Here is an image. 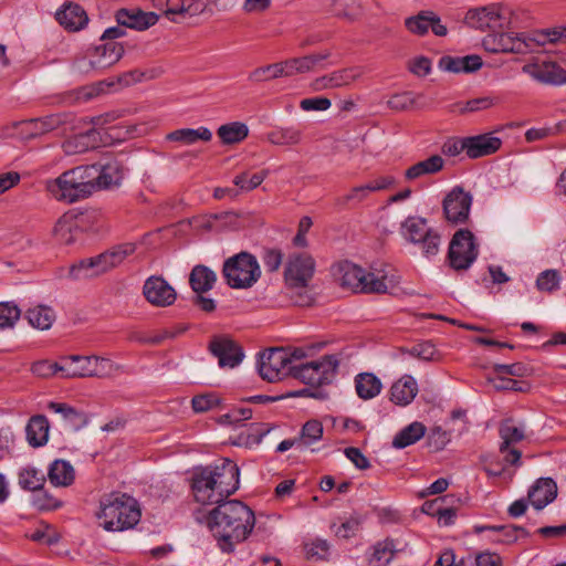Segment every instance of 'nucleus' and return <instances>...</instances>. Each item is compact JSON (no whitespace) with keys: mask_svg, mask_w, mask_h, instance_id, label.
<instances>
[{"mask_svg":"<svg viewBox=\"0 0 566 566\" xmlns=\"http://www.w3.org/2000/svg\"><path fill=\"white\" fill-rule=\"evenodd\" d=\"M399 552L396 542L391 538H386L378 542L373 547V554L368 562L370 566H387L396 553Z\"/></svg>","mask_w":566,"mask_h":566,"instance_id":"a19ab883","label":"nucleus"},{"mask_svg":"<svg viewBox=\"0 0 566 566\" xmlns=\"http://www.w3.org/2000/svg\"><path fill=\"white\" fill-rule=\"evenodd\" d=\"M31 371L42 378H49L56 374L62 376V358L60 361L39 360L32 364Z\"/></svg>","mask_w":566,"mask_h":566,"instance_id":"13d9d810","label":"nucleus"},{"mask_svg":"<svg viewBox=\"0 0 566 566\" xmlns=\"http://www.w3.org/2000/svg\"><path fill=\"white\" fill-rule=\"evenodd\" d=\"M135 251L136 244L132 242L114 245L96 256L83 259L71 265L67 277L82 280L98 276L120 265Z\"/></svg>","mask_w":566,"mask_h":566,"instance_id":"423d86ee","label":"nucleus"},{"mask_svg":"<svg viewBox=\"0 0 566 566\" xmlns=\"http://www.w3.org/2000/svg\"><path fill=\"white\" fill-rule=\"evenodd\" d=\"M365 72L366 69L360 65L340 69L329 74L316 77L311 83V87L316 92L345 87L360 78Z\"/></svg>","mask_w":566,"mask_h":566,"instance_id":"f3484780","label":"nucleus"},{"mask_svg":"<svg viewBox=\"0 0 566 566\" xmlns=\"http://www.w3.org/2000/svg\"><path fill=\"white\" fill-rule=\"evenodd\" d=\"M401 235L409 242L418 244L424 256L438 254L441 237L434 229L428 227L427 220L421 217H408L400 228Z\"/></svg>","mask_w":566,"mask_h":566,"instance_id":"1a4fd4ad","label":"nucleus"},{"mask_svg":"<svg viewBox=\"0 0 566 566\" xmlns=\"http://www.w3.org/2000/svg\"><path fill=\"white\" fill-rule=\"evenodd\" d=\"M314 271L315 261L308 253H292L284 266V282L292 290L306 287Z\"/></svg>","mask_w":566,"mask_h":566,"instance_id":"f8f14e48","label":"nucleus"},{"mask_svg":"<svg viewBox=\"0 0 566 566\" xmlns=\"http://www.w3.org/2000/svg\"><path fill=\"white\" fill-rule=\"evenodd\" d=\"M178 6L181 21L202 13L207 8V0H172Z\"/></svg>","mask_w":566,"mask_h":566,"instance_id":"6e6d98bb","label":"nucleus"},{"mask_svg":"<svg viewBox=\"0 0 566 566\" xmlns=\"http://www.w3.org/2000/svg\"><path fill=\"white\" fill-rule=\"evenodd\" d=\"M557 496V485L551 478L538 479L528 490L527 497L535 510H542Z\"/></svg>","mask_w":566,"mask_h":566,"instance_id":"393cba45","label":"nucleus"},{"mask_svg":"<svg viewBox=\"0 0 566 566\" xmlns=\"http://www.w3.org/2000/svg\"><path fill=\"white\" fill-rule=\"evenodd\" d=\"M291 358L283 348H270L259 354V374L262 379L275 382L291 375Z\"/></svg>","mask_w":566,"mask_h":566,"instance_id":"ddd939ff","label":"nucleus"},{"mask_svg":"<svg viewBox=\"0 0 566 566\" xmlns=\"http://www.w3.org/2000/svg\"><path fill=\"white\" fill-rule=\"evenodd\" d=\"M166 139L169 142H177L182 145H193L201 140L208 143L212 139V133L208 127L201 126L199 128H180L167 134Z\"/></svg>","mask_w":566,"mask_h":566,"instance_id":"e433bc0d","label":"nucleus"},{"mask_svg":"<svg viewBox=\"0 0 566 566\" xmlns=\"http://www.w3.org/2000/svg\"><path fill=\"white\" fill-rule=\"evenodd\" d=\"M560 276L556 270H545L537 276L536 287L542 292H553L559 287Z\"/></svg>","mask_w":566,"mask_h":566,"instance_id":"052dcab7","label":"nucleus"},{"mask_svg":"<svg viewBox=\"0 0 566 566\" xmlns=\"http://www.w3.org/2000/svg\"><path fill=\"white\" fill-rule=\"evenodd\" d=\"M88 165L77 166L46 181V190L57 201L74 203L95 192V186Z\"/></svg>","mask_w":566,"mask_h":566,"instance_id":"20e7f679","label":"nucleus"},{"mask_svg":"<svg viewBox=\"0 0 566 566\" xmlns=\"http://www.w3.org/2000/svg\"><path fill=\"white\" fill-rule=\"evenodd\" d=\"M153 6L158 10H163L165 17L170 21L175 23L181 22L178 6H175L172 0H153Z\"/></svg>","mask_w":566,"mask_h":566,"instance_id":"338daca9","label":"nucleus"},{"mask_svg":"<svg viewBox=\"0 0 566 566\" xmlns=\"http://www.w3.org/2000/svg\"><path fill=\"white\" fill-rule=\"evenodd\" d=\"M355 388L359 398L364 400L376 397L381 388V381L371 373H361L355 378Z\"/></svg>","mask_w":566,"mask_h":566,"instance_id":"ea45409f","label":"nucleus"},{"mask_svg":"<svg viewBox=\"0 0 566 566\" xmlns=\"http://www.w3.org/2000/svg\"><path fill=\"white\" fill-rule=\"evenodd\" d=\"M335 8L338 15L355 20L361 13L358 0H335Z\"/></svg>","mask_w":566,"mask_h":566,"instance_id":"e2e57ef3","label":"nucleus"},{"mask_svg":"<svg viewBox=\"0 0 566 566\" xmlns=\"http://www.w3.org/2000/svg\"><path fill=\"white\" fill-rule=\"evenodd\" d=\"M426 426L415 421L400 430L392 440V447L403 449L419 441L426 434Z\"/></svg>","mask_w":566,"mask_h":566,"instance_id":"79ce46f5","label":"nucleus"},{"mask_svg":"<svg viewBox=\"0 0 566 566\" xmlns=\"http://www.w3.org/2000/svg\"><path fill=\"white\" fill-rule=\"evenodd\" d=\"M408 354L421 360L431 361L434 359L437 350L431 343L426 342L412 346L410 349H408Z\"/></svg>","mask_w":566,"mask_h":566,"instance_id":"69168bd1","label":"nucleus"},{"mask_svg":"<svg viewBox=\"0 0 566 566\" xmlns=\"http://www.w3.org/2000/svg\"><path fill=\"white\" fill-rule=\"evenodd\" d=\"M418 392L417 381L411 376H403L390 388V400L398 406L409 405Z\"/></svg>","mask_w":566,"mask_h":566,"instance_id":"473e14b6","label":"nucleus"},{"mask_svg":"<svg viewBox=\"0 0 566 566\" xmlns=\"http://www.w3.org/2000/svg\"><path fill=\"white\" fill-rule=\"evenodd\" d=\"M56 20L61 25L70 31H78L84 28L88 21L85 10L75 3L64 6L56 13Z\"/></svg>","mask_w":566,"mask_h":566,"instance_id":"2f4dec72","label":"nucleus"},{"mask_svg":"<svg viewBox=\"0 0 566 566\" xmlns=\"http://www.w3.org/2000/svg\"><path fill=\"white\" fill-rule=\"evenodd\" d=\"M360 526L357 517H350L344 521L335 531L336 536L340 538H350L356 535Z\"/></svg>","mask_w":566,"mask_h":566,"instance_id":"774afa93","label":"nucleus"},{"mask_svg":"<svg viewBox=\"0 0 566 566\" xmlns=\"http://www.w3.org/2000/svg\"><path fill=\"white\" fill-rule=\"evenodd\" d=\"M95 191L117 186L124 178V166L116 159H111L105 164L88 165Z\"/></svg>","mask_w":566,"mask_h":566,"instance_id":"aec40b11","label":"nucleus"},{"mask_svg":"<svg viewBox=\"0 0 566 566\" xmlns=\"http://www.w3.org/2000/svg\"><path fill=\"white\" fill-rule=\"evenodd\" d=\"M406 29L415 35L423 36L429 29L437 36H446L448 29L442 24L440 17L431 10H421L417 14L405 19Z\"/></svg>","mask_w":566,"mask_h":566,"instance_id":"a211bd4d","label":"nucleus"},{"mask_svg":"<svg viewBox=\"0 0 566 566\" xmlns=\"http://www.w3.org/2000/svg\"><path fill=\"white\" fill-rule=\"evenodd\" d=\"M472 196L461 187H454L443 199V213L448 222L465 223L472 206Z\"/></svg>","mask_w":566,"mask_h":566,"instance_id":"dca6fc26","label":"nucleus"},{"mask_svg":"<svg viewBox=\"0 0 566 566\" xmlns=\"http://www.w3.org/2000/svg\"><path fill=\"white\" fill-rule=\"evenodd\" d=\"M483 65L480 55L471 54L465 56L444 55L439 61V67L451 73H473Z\"/></svg>","mask_w":566,"mask_h":566,"instance_id":"bb28decb","label":"nucleus"},{"mask_svg":"<svg viewBox=\"0 0 566 566\" xmlns=\"http://www.w3.org/2000/svg\"><path fill=\"white\" fill-rule=\"evenodd\" d=\"M84 364V368H81L78 375H91V377L106 378L111 377L119 370V366L113 360L99 357L91 356V359H80Z\"/></svg>","mask_w":566,"mask_h":566,"instance_id":"7c9ffc66","label":"nucleus"},{"mask_svg":"<svg viewBox=\"0 0 566 566\" xmlns=\"http://www.w3.org/2000/svg\"><path fill=\"white\" fill-rule=\"evenodd\" d=\"M467 155L470 158H479L494 154L500 149L502 140L491 134H482L465 137Z\"/></svg>","mask_w":566,"mask_h":566,"instance_id":"a878e982","label":"nucleus"},{"mask_svg":"<svg viewBox=\"0 0 566 566\" xmlns=\"http://www.w3.org/2000/svg\"><path fill=\"white\" fill-rule=\"evenodd\" d=\"M370 195L367 185L353 187L346 195L337 198L336 203L342 207L358 205L366 200Z\"/></svg>","mask_w":566,"mask_h":566,"instance_id":"4d7b16f0","label":"nucleus"},{"mask_svg":"<svg viewBox=\"0 0 566 566\" xmlns=\"http://www.w3.org/2000/svg\"><path fill=\"white\" fill-rule=\"evenodd\" d=\"M268 139L271 144L279 146L296 145L302 139V130L294 126L277 128L269 133Z\"/></svg>","mask_w":566,"mask_h":566,"instance_id":"49530a36","label":"nucleus"},{"mask_svg":"<svg viewBox=\"0 0 566 566\" xmlns=\"http://www.w3.org/2000/svg\"><path fill=\"white\" fill-rule=\"evenodd\" d=\"M496 96H481L467 102H458L449 106V112L458 114L475 113L492 108L497 105Z\"/></svg>","mask_w":566,"mask_h":566,"instance_id":"58836bf2","label":"nucleus"},{"mask_svg":"<svg viewBox=\"0 0 566 566\" xmlns=\"http://www.w3.org/2000/svg\"><path fill=\"white\" fill-rule=\"evenodd\" d=\"M323 437V424L318 420H308L304 423L297 441H300L303 449L308 448L314 442H317Z\"/></svg>","mask_w":566,"mask_h":566,"instance_id":"8fccbe9b","label":"nucleus"},{"mask_svg":"<svg viewBox=\"0 0 566 566\" xmlns=\"http://www.w3.org/2000/svg\"><path fill=\"white\" fill-rule=\"evenodd\" d=\"M512 11L500 3L470 9L465 14L467 23L478 30L500 31L510 28Z\"/></svg>","mask_w":566,"mask_h":566,"instance_id":"9d476101","label":"nucleus"},{"mask_svg":"<svg viewBox=\"0 0 566 566\" xmlns=\"http://www.w3.org/2000/svg\"><path fill=\"white\" fill-rule=\"evenodd\" d=\"M116 21L120 27L144 31L155 25L159 15L155 12H145L138 8L119 9L115 14Z\"/></svg>","mask_w":566,"mask_h":566,"instance_id":"b1692460","label":"nucleus"},{"mask_svg":"<svg viewBox=\"0 0 566 566\" xmlns=\"http://www.w3.org/2000/svg\"><path fill=\"white\" fill-rule=\"evenodd\" d=\"M219 402L220 400L216 395L207 394L195 396L191 400V406L196 412H206L218 406Z\"/></svg>","mask_w":566,"mask_h":566,"instance_id":"0e129e2a","label":"nucleus"},{"mask_svg":"<svg viewBox=\"0 0 566 566\" xmlns=\"http://www.w3.org/2000/svg\"><path fill=\"white\" fill-rule=\"evenodd\" d=\"M50 423L45 416L36 415L29 419L25 427L28 443L33 448L46 444L49 440Z\"/></svg>","mask_w":566,"mask_h":566,"instance_id":"c756f323","label":"nucleus"},{"mask_svg":"<svg viewBox=\"0 0 566 566\" xmlns=\"http://www.w3.org/2000/svg\"><path fill=\"white\" fill-rule=\"evenodd\" d=\"M146 300L158 307L171 305L176 300V292L166 280L160 276L148 277L143 287Z\"/></svg>","mask_w":566,"mask_h":566,"instance_id":"4be33fe9","label":"nucleus"},{"mask_svg":"<svg viewBox=\"0 0 566 566\" xmlns=\"http://www.w3.org/2000/svg\"><path fill=\"white\" fill-rule=\"evenodd\" d=\"M479 248L473 233L468 229L458 230L449 244V265L455 271L468 270L476 260Z\"/></svg>","mask_w":566,"mask_h":566,"instance_id":"9b49d317","label":"nucleus"},{"mask_svg":"<svg viewBox=\"0 0 566 566\" xmlns=\"http://www.w3.org/2000/svg\"><path fill=\"white\" fill-rule=\"evenodd\" d=\"M207 526L224 553H232L235 545L245 541L254 524V512L239 500L223 501L206 516Z\"/></svg>","mask_w":566,"mask_h":566,"instance_id":"f257e3e1","label":"nucleus"},{"mask_svg":"<svg viewBox=\"0 0 566 566\" xmlns=\"http://www.w3.org/2000/svg\"><path fill=\"white\" fill-rule=\"evenodd\" d=\"M209 349L218 358L219 366L222 368H234L244 356L242 348L227 336H214L209 344Z\"/></svg>","mask_w":566,"mask_h":566,"instance_id":"6ab92c4d","label":"nucleus"},{"mask_svg":"<svg viewBox=\"0 0 566 566\" xmlns=\"http://www.w3.org/2000/svg\"><path fill=\"white\" fill-rule=\"evenodd\" d=\"M217 135L224 145L239 144L248 137L249 128L244 123L232 122L221 125Z\"/></svg>","mask_w":566,"mask_h":566,"instance_id":"37998d69","label":"nucleus"},{"mask_svg":"<svg viewBox=\"0 0 566 566\" xmlns=\"http://www.w3.org/2000/svg\"><path fill=\"white\" fill-rule=\"evenodd\" d=\"M74 118V114L63 112L21 122L19 127L22 134H25L27 137L33 138L59 128L73 126Z\"/></svg>","mask_w":566,"mask_h":566,"instance_id":"4468645a","label":"nucleus"},{"mask_svg":"<svg viewBox=\"0 0 566 566\" xmlns=\"http://www.w3.org/2000/svg\"><path fill=\"white\" fill-rule=\"evenodd\" d=\"M80 226L75 214L66 212L62 214L54 224L53 235L61 243L65 245L73 244L80 234Z\"/></svg>","mask_w":566,"mask_h":566,"instance_id":"cd10ccee","label":"nucleus"},{"mask_svg":"<svg viewBox=\"0 0 566 566\" xmlns=\"http://www.w3.org/2000/svg\"><path fill=\"white\" fill-rule=\"evenodd\" d=\"M124 54L120 43L111 41L96 45L88 54V64L92 70H104L117 63Z\"/></svg>","mask_w":566,"mask_h":566,"instance_id":"5701e85b","label":"nucleus"},{"mask_svg":"<svg viewBox=\"0 0 566 566\" xmlns=\"http://www.w3.org/2000/svg\"><path fill=\"white\" fill-rule=\"evenodd\" d=\"M522 72L535 81L546 85H560L566 83V70L554 62L527 63Z\"/></svg>","mask_w":566,"mask_h":566,"instance_id":"412c9836","label":"nucleus"},{"mask_svg":"<svg viewBox=\"0 0 566 566\" xmlns=\"http://www.w3.org/2000/svg\"><path fill=\"white\" fill-rule=\"evenodd\" d=\"M19 485L25 491H39L45 483V475L33 467H25L19 471Z\"/></svg>","mask_w":566,"mask_h":566,"instance_id":"c03bdc74","label":"nucleus"},{"mask_svg":"<svg viewBox=\"0 0 566 566\" xmlns=\"http://www.w3.org/2000/svg\"><path fill=\"white\" fill-rule=\"evenodd\" d=\"M96 135L94 129L90 130L86 134H80L74 136L72 139L67 140L64 144V148L66 153H82L88 149L90 147H94V145L90 144L91 139Z\"/></svg>","mask_w":566,"mask_h":566,"instance_id":"bf43d9fd","label":"nucleus"},{"mask_svg":"<svg viewBox=\"0 0 566 566\" xmlns=\"http://www.w3.org/2000/svg\"><path fill=\"white\" fill-rule=\"evenodd\" d=\"M48 408L55 413H60L65 424L71 430H80L88 422V417L85 412L77 410L67 403L51 401L49 402Z\"/></svg>","mask_w":566,"mask_h":566,"instance_id":"72a5a7b5","label":"nucleus"},{"mask_svg":"<svg viewBox=\"0 0 566 566\" xmlns=\"http://www.w3.org/2000/svg\"><path fill=\"white\" fill-rule=\"evenodd\" d=\"M339 359L336 355H324L316 360L290 366L291 375L306 385L318 387L334 378Z\"/></svg>","mask_w":566,"mask_h":566,"instance_id":"6e6552de","label":"nucleus"},{"mask_svg":"<svg viewBox=\"0 0 566 566\" xmlns=\"http://www.w3.org/2000/svg\"><path fill=\"white\" fill-rule=\"evenodd\" d=\"M329 55V52L326 51L323 53L310 54L282 61L281 63L284 77H291L296 74L310 72L317 63L326 60Z\"/></svg>","mask_w":566,"mask_h":566,"instance_id":"c85d7f7f","label":"nucleus"},{"mask_svg":"<svg viewBox=\"0 0 566 566\" xmlns=\"http://www.w3.org/2000/svg\"><path fill=\"white\" fill-rule=\"evenodd\" d=\"M240 470L224 458L220 463L197 468L191 475V490L197 502L219 505L239 489Z\"/></svg>","mask_w":566,"mask_h":566,"instance_id":"f03ea898","label":"nucleus"},{"mask_svg":"<svg viewBox=\"0 0 566 566\" xmlns=\"http://www.w3.org/2000/svg\"><path fill=\"white\" fill-rule=\"evenodd\" d=\"M216 282V272L203 264L195 265L189 275V284L192 291L197 294H202L212 290Z\"/></svg>","mask_w":566,"mask_h":566,"instance_id":"c9c22d12","label":"nucleus"},{"mask_svg":"<svg viewBox=\"0 0 566 566\" xmlns=\"http://www.w3.org/2000/svg\"><path fill=\"white\" fill-rule=\"evenodd\" d=\"M443 166V158L440 155H433L409 167L405 171V178L407 180H415L426 175H433L442 170Z\"/></svg>","mask_w":566,"mask_h":566,"instance_id":"4c0bfd02","label":"nucleus"},{"mask_svg":"<svg viewBox=\"0 0 566 566\" xmlns=\"http://www.w3.org/2000/svg\"><path fill=\"white\" fill-rule=\"evenodd\" d=\"M80 359H91V356L70 355L62 357V378H85L91 375H78L84 364Z\"/></svg>","mask_w":566,"mask_h":566,"instance_id":"603ef678","label":"nucleus"},{"mask_svg":"<svg viewBox=\"0 0 566 566\" xmlns=\"http://www.w3.org/2000/svg\"><path fill=\"white\" fill-rule=\"evenodd\" d=\"M334 275L344 289L355 293H386L387 275L382 270L366 271L361 266L342 261L334 268Z\"/></svg>","mask_w":566,"mask_h":566,"instance_id":"39448f33","label":"nucleus"},{"mask_svg":"<svg viewBox=\"0 0 566 566\" xmlns=\"http://www.w3.org/2000/svg\"><path fill=\"white\" fill-rule=\"evenodd\" d=\"M279 77H284L281 62L256 67L249 74L248 78L251 82L261 83Z\"/></svg>","mask_w":566,"mask_h":566,"instance_id":"3c124183","label":"nucleus"},{"mask_svg":"<svg viewBox=\"0 0 566 566\" xmlns=\"http://www.w3.org/2000/svg\"><path fill=\"white\" fill-rule=\"evenodd\" d=\"M25 318L33 327L44 331L52 326L55 316L52 308L40 305L28 310Z\"/></svg>","mask_w":566,"mask_h":566,"instance_id":"a18cd8bd","label":"nucleus"},{"mask_svg":"<svg viewBox=\"0 0 566 566\" xmlns=\"http://www.w3.org/2000/svg\"><path fill=\"white\" fill-rule=\"evenodd\" d=\"M96 516L105 531L122 532L139 522L140 510L134 497L125 493H111L101 500Z\"/></svg>","mask_w":566,"mask_h":566,"instance_id":"7ed1b4c3","label":"nucleus"},{"mask_svg":"<svg viewBox=\"0 0 566 566\" xmlns=\"http://www.w3.org/2000/svg\"><path fill=\"white\" fill-rule=\"evenodd\" d=\"M517 526L515 525H485V526H476L475 532L482 533L484 531H490L495 534L491 539L493 542L499 543H513L518 538L516 534Z\"/></svg>","mask_w":566,"mask_h":566,"instance_id":"09e8293b","label":"nucleus"},{"mask_svg":"<svg viewBox=\"0 0 566 566\" xmlns=\"http://www.w3.org/2000/svg\"><path fill=\"white\" fill-rule=\"evenodd\" d=\"M268 177V170H261L255 174L242 172L234 177L233 184L241 190L251 191L259 187Z\"/></svg>","mask_w":566,"mask_h":566,"instance_id":"5fc2aeb1","label":"nucleus"},{"mask_svg":"<svg viewBox=\"0 0 566 566\" xmlns=\"http://www.w3.org/2000/svg\"><path fill=\"white\" fill-rule=\"evenodd\" d=\"M20 316L21 310L13 302H0V331L13 328Z\"/></svg>","mask_w":566,"mask_h":566,"instance_id":"864d4df0","label":"nucleus"},{"mask_svg":"<svg viewBox=\"0 0 566 566\" xmlns=\"http://www.w3.org/2000/svg\"><path fill=\"white\" fill-rule=\"evenodd\" d=\"M563 41H566V25L538 30L532 33H521L509 50L523 52L525 49L535 50L548 43L554 44Z\"/></svg>","mask_w":566,"mask_h":566,"instance_id":"2eb2a0df","label":"nucleus"},{"mask_svg":"<svg viewBox=\"0 0 566 566\" xmlns=\"http://www.w3.org/2000/svg\"><path fill=\"white\" fill-rule=\"evenodd\" d=\"M222 276L229 287L247 290L261 277V268L253 254L242 251L223 262Z\"/></svg>","mask_w":566,"mask_h":566,"instance_id":"0eeeda50","label":"nucleus"},{"mask_svg":"<svg viewBox=\"0 0 566 566\" xmlns=\"http://www.w3.org/2000/svg\"><path fill=\"white\" fill-rule=\"evenodd\" d=\"M500 437L502 443L500 446V452L504 453L513 443L520 442L524 439V432L521 428L514 426L512 420H505L500 426Z\"/></svg>","mask_w":566,"mask_h":566,"instance_id":"de8ad7c7","label":"nucleus"},{"mask_svg":"<svg viewBox=\"0 0 566 566\" xmlns=\"http://www.w3.org/2000/svg\"><path fill=\"white\" fill-rule=\"evenodd\" d=\"M449 433L439 426L431 428L427 437V444L433 451L442 450L449 443Z\"/></svg>","mask_w":566,"mask_h":566,"instance_id":"680f3d73","label":"nucleus"},{"mask_svg":"<svg viewBox=\"0 0 566 566\" xmlns=\"http://www.w3.org/2000/svg\"><path fill=\"white\" fill-rule=\"evenodd\" d=\"M48 478L52 485L66 488L74 482L75 470L69 461L57 459L50 464Z\"/></svg>","mask_w":566,"mask_h":566,"instance_id":"f704fd0d","label":"nucleus"}]
</instances>
